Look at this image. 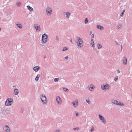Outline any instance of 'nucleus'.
Here are the masks:
<instances>
[{"instance_id": "1", "label": "nucleus", "mask_w": 132, "mask_h": 132, "mask_svg": "<svg viewBox=\"0 0 132 132\" xmlns=\"http://www.w3.org/2000/svg\"><path fill=\"white\" fill-rule=\"evenodd\" d=\"M77 39L78 41L76 42L77 45L79 48H81L82 47L83 43L82 39L81 38L79 37H77Z\"/></svg>"}, {"instance_id": "2", "label": "nucleus", "mask_w": 132, "mask_h": 132, "mask_svg": "<svg viewBox=\"0 0 132 132\" xmlns=\"http://www.w3.org/2000/svg\"><path fill=\"white\" fill-rule=\"evenodd\" d=\"M40 98L43 103L44 104H46L47 103V98L45 95L42 94L40 95Z\"/></svg>"}, {"instance_id": "3", "label": "nucleus", "mask_w": 132, "mask_h": 132, "mask_svg": "<svg viewBox=\"0 0 132 132\" xmlns=\"http://www.w3.org/2000/svg\"><path fill=\"white\" fill-rule=\"evenodd\" d=\"M13 99L11 98H8L6 100L5 104L6 106H9L13 103Z\"/></svg>"}, {"instance_id": "4", "label": "nucleus", "mask_w": 132, "mask_h": 132, "mask_svg": "<svg viewBox=\"0 0 132 132\" xmlns=\"http://www.w3.org/2000/svg\"><path fill=\"white\" fill-rule=\"evenodd\" d=\"M46 14L47 15H50L52 13V9L49 7H47L46 9Z\"/></svg>"}, {"instance_id": "5", "label": "nucleus", "mask_w": 132, "mask_h": 132, "mask_svg": "<svg viewBox=\"0 0 132 132\" xmlns=\"http://www.w3.org/2000/svg\"><path fill=\"white\" fill-rule=\"evenodd\" d=\"M101 87L103 90H106L107 89H109L110 88V86L108 84L101 85Z\"/></svg>"}, {"instance_id": "6", "label": "nucleus", "mask_w": 132, "mask_h": 132, "mask_svg": "<svg viewBox=\"0 0 132 132\" xmlns=\"http://www.w3.org/2000/svg\"><path fill=\"white\" fill-rule=\"evenodd\" d=\"M99 118L100 120L104 124L106 123V121L104 118L103 116L101 115L100 114L99 115Z\"/></svg>"}, {"instance_id": "7", "label": "nucleus", "mask_w": 132, "mask_h": 132, "mask_svg": "<svg viewBox=\"0 0 132 132\" xmlns=\"http://www.w3.org/2000/svg\"><path fill=\"white\" fill-rule=\"evenodd\" d=\"M48 40V37L42 36V40L43 43H46Z\"/></svg>"}, {"instance_id": "8", "label": "nucleus", "mask_w": 132, "mask_h": 132, "mask_svg": "<svg viewBox=\"0 0 132 132\" xmlns=\"http://www.w3.org/2000/svg\"><path fill=\"white\" fill-rule=\"evenodd\" d=\"M5 132H10V129L7 125H5L3 128Z\"/></svg>"}, {"instance_id": "9", "label": "nucleus", "mask_w": 132, "mask_h": 132, "mask_svg": "<svg viewBox=\"0 0 132 132\" xmlns=\"http://www.w3.org/2000/svg\"><path fill=\"white\" fill-rule=\"evenodd\" d=\"M56 100L59 104H61L62 101L60 98L59 96H57L56 97Z\"/></svg>"}, {"instance_id": "10", "label": "nucleus", "mask_w": 132, "mask_h": 132, "mask_svg": "<svg viewBox=\"0 0 132 132\" xmlns=\"http://www.w3.org/2000/svg\"><path fill=\"white\" fill-rule=\"evenodd\" d=\"M111 102L112 103L115 104L117 105H120L121 102H119L118 101H117V100H112L111 101Z\"/></svg>"}, {"instance_id": "11", "label": "nucleus", "mask_w": 132, "mask_h": 132, "mask_svg": "<svg viewBox=\"0 0 132 132\" xmlns=\"http://www.w3.org/2000/svg\"><path fill=\"white\" fill-rule=\"evenodd\" d=\"M72 103L74 107H76L78 105V101L77 100L75 101L72 102Z\"/></svg>"}, {"instance_id": "12", "label": "nucleus", "mask_w": 132, "mask_h": 132, "mask_svg": "<svg viewBox=\"0 0 132 132\" xmlns=\"http://www.w3.org/2000/svg\"><path fill=\"white\" fill-rule=\"evenodd\" d=\"M15 24L17 26L20 28H22V25L19 22H17L15 23Z\"/></svg>"}, {"instance_id": "13", "label": "nucleus", "mask_w": 132, "mask_h": 132, "mask_svg": "<svg viewBox=\"0 0 132 132\" xmlns=\"http://www.w3.org/2000/svg\"><path fill=\"white\" fill-rule=\"evenodd\" d=\"M34 27L35 28L36 30L40 31L41 30L40 27L39 25H38L37 24H35L34 26Z\"/></svg>"}, {"instance_id": "14", "label": "nucleus", "mask_w": 132, "mask_h": 132, "mask_svg": "<svg viewBox=\"0 0 132 132\" xmlns=\"http://www.w3.org/2000/svg\"><path fill=\"white\" fill-rule=\"evenodd\" d=\"M40 69L39 67V66H37L33 68L34 70L36 71H37Z\"/></svg>"}, {"instance_id": "15", "label": "nucleus", "mask_w": 132, "mask_h": 132, "mask_svg": "<svg viewBox=\"0 0 132 132\" xmlns=\"http://www.w3.org/2000/svg\"><path fill=\"white\" fill-rule=\"evenodd\" d=\"M122 61L123 62V64L125 65L127 64V60L126 58L125 57H124L122 60Z\"/></svg>"}, {"instance_id": "16", "label": "nucleus", "mask_w": 132, "mask_h": 132, "mask_svg": "<svg viewBox=\"0 0 132 132\" xmlns=\"http://www.w3.org/2000/svg\"><path fill=\"white\" fill-rule=\"evenodd\" d=\"M94 86L92 84L90 85V86L88 87V89L89 90L92 91L94 88L93 87Z\"/></svg>"}, {"instance_id": "17", "label": "nucleus", "mask_w": 132, "mask_h": 132, "mask_svg": "<svg viewBox=\"0 0 132 132\" xmlns=\"http://www.w3.org/2000/svg\"><path fill=\"white\" fill-rule=\"evenodd\" d=\"M19 91L17 89H15L14 90V92L15 95H17L19 93Z\"/></svg>"}, {"instance_id": "18", "label": "nucleus", "mask_w": 132, "mask_h": 132, "mask_svg": "<svg viewBox=\"0 0 132 132\" xmlns=\"http://www.w3.org/2000/svg\"><path fill=\"white\" fill-rule=\"evenodd\" d=\"M97 28L100 29L101 30L104 29V27H103L99 25H97Z\"/></svg>"}, {"instance_id": "19", "label": "nucleus", "mask_w": 132, "mask_h": 132, "mask_svg": "<svg viewBox=\"0 0 132 132\" xmlns=\"http://www.w3.org/2000/svg\"><path fill=\"white\" fill-rule=\"evenodd\" d=\"M66 18H69L70 15V14L69 12H67L66 13Z\"/></svg>"}, {"instance_id": "20", "label": "nucleus", "mask_w": 132, "mask_h": 132, "mask_svg": "<svg viewBox=\"0 0 132 132\" xmlns=\"http://www.w3.org/2000/svg\"><path fill=\"white\" fill-rule=\"evenodd\" d=\"M27 7L28 9L30 11H32L33 10V8L29 5H28Z\"/></svg>"}, {"instance_id": "21", "label": "nucleus", "mask_w": 132, "mask_h": 132, "mask_svg": "<svg viewBox=\"0 0 132 132\" xmlns=\"http://www.w3.org/2000/svg\"><path fill=\"white\" fill-rule=\"evenodd\" d=\"M40 77V75L39 74H38L36 78H35V80L36 81H37L39 79V78Z\"/></svg>"}, {"instance_id": "22", "label": "nucleus", "mask_w": 132, "mask_h": 132, "mask_svg": "<svg viewBox=\"0 0 132 132\" xmlns=\"http://www.w3.org/2000/svg\"><path fill=\"white\" fill-rule=\"evenodd\" d=\"M16 4L18 6L20 7L21 6V3L19 1L18 2L16 3Z\"/></svg>"}, {"instance_id": "23", "label": "nucleus", "mask_w": 132, "mask_h": 132, "mask_svg": "<svg viewBox=\"0 0 132 132\" xmlns=\"http://www.w3.org/2000/svg\"><path fill=\"white\" fill-rule=\"evenodd\" d=\"M86 102L89 104H90L91 103V102L89 100V98H88L87 99H86Z\"/></svg>"}, {"instance_id": "24", "label": "nucleus", "mask_w": 132, "mask_h": 132, "mask_svg": "<svg viewBox=\"0 0 132 132\" xmlns=\"http://www.w3.org/2000/svg\"><path fill=\"white\" fill-rule=\"evenodd\" d=\"M97 46L98 47V49H100L102 47V46L99 44H98L97 45Z\"/></svg>"}, {"instance_id": "25", "label": "nucleus", "mask_w": 132, "mask_h": 132, "mask_svg": "<svg viewBox=\"0 0 132 132\" xmlns=\"http://www.w3.org/2000/svg\"><path fill=\"white\" fill-rule=\"evenodd\" d=\"M118 80V76H116L115 77V78H114V80L115 82H117Z\"/></svg>"}, {"instance_id": "26", "label": "nucleus", "mask_w": 132, "mask_h": 132, "mask_svg": "<svg viewBox=\"0 0 132 132\" xmlns=\"http://www.w3.org/2000/svg\"><path fill=\"white\" fill-rule=\"evenodd\" d=\"M59 80V79L58 78H54V81L55 82H57Z\"/></svg>"}, {"instance_id": "27", "label": "nucleus", "mask_w": 132, "mask_h": 132, "mask_svg": "<svg viewBox=\"0 0 132 132\" xmlns=\"http://www.w3.org/2000/svg\"><path fill=\"white\" fill-rule=\"evenodd\" d=\"M88 20L87 18H86L85 20V24H86L88 23Z\"/></svg>"}, {"instance_id": "28", "label": "nucleus", "mask_w": 132, "mask_h": 132, "mask_svg": "<svg viewBox=\"0 0 132 132\" xmlns=\"http://www.w3.org/2000/svg\"><path fill=\"white\" fill-rule=\"evenodd\" d=\"M90 45L92 47H94V42H91L90 43Z\"/></svg>"}, {"instance_id": "29", "label": "nucleus", "mask_w": 132, "mask_h": 132, "mask_svg": "<svg viewBox=\"0 0 132 132\" xmlns=\"http://www.w3.org/2000/svg\"><path fill=\"white\" fill-rule=\"evenodd\" d=\"M24 110H23V108H21V110L20 111V112L21 113H23V112Z\"/></svg>"}, {"instance_id": "30", "label": "nucleus", "mask_w": 132, "mask_h": 132, "mask_svg": "<svg viewBox=\"0 0 132 132\" xmlns=\"http://www.w3.org/2000/svg\"><path fill=\"white\" fill-rule=\"evenodd\" d=\"M67 49H68V48L67 47H64L63 48L62 51H64Z\"/></svg>"}, {"instance_id": "31", "label": "nucleus", "mask_w": 132, "mask_h": 132, "mask_svg": "<svg viewBox=\"0 0 132 132\" xmlns=\"http://www.w3.org/2000/svg\"><path fill=\"white\" fill-rule=\"evenodd\" d=\"M63 89L65 91H67V92L68 91V90L67 88H65V87H63Z\"/></svg>"}, {"instance_id": "32", "label": "nucleus", "mask_w": 132, "mask_h": 132, "mask_svg": "<svg viewBox=\"0 0 132 132\" xmlns=\"http://www.w3.org/2000/svg\"><path fill=\"white\" fill-rule=\"evenodd\" d=\"M73 129L74 130H79V127H76L74 128H73Z\"/></svg>"}, {"instance_id": "33", "label": "nucleus", "mask_w": 132, "mask_h": 132, "mask_svg": "<svg viewBox=\"0 0 132 132\" xmlns=\"http://www.w3.org/2000/svg\"><path fill=\"white\" fill-rule=\"evenodd\" d=\"M121 25H118L117 26V28L118 29H121Z\"/></svg>"}, {"instance_id": "34", "label": "nucleus", "mask_w": 132, "mask_h": 132, "mask_svg": "<svg viewBox=\"0 0 132 132\" xmlns=\"http://www.w3.org/2000/svg\"><path fill=\"white\" fill-rule=\"evenodd\" d=\"M94 130V128L93 126H92L90 130V131L92 132Z\"/></svg>"}, {"instance_id": "35", "label": "nucleus", "mask_w": 132, "mask_h": 132, "mask_svg": "<svg viewBox=\"0 0 132 132\" xmlns=\"http://www.w3.org/2000/svg\"><path fill=\"white\" fill-rule=\"evenodd\" d=\"M43 36L44 37H48L47 35L45 33L44 34L42 35V36Z\"/></svg>"}, {"instance_id": "36", "label": "nucleus", "mask_w": 132, "mask_h": 132, "mask_svg": "<svg viewBox=\"0 0 132 132\" xmlns=\"http://www.w3.org/2000/svg\"><path fill=\"white\" fill-rule=\"evenodd\" d=\"M124 13H123V12H122L120 14V16H121V17H122L123 16V14H124Z\"/></svg>"}, {"instance_id": "37", "label": "nucleus", "mask_w": 132, "mask_h": 132, "mask_svg": "<svg viewBox=\"0 0 132 132\" xmlns=\"http://www.w3.org/2000/svg\"><path fill=\"white\" fill-rule=\"evenodd\" d=\"M121 105V106H124V103H121L120 105Z\"/></svg>"}, {"instance_id": "38", "label": "nucleus", "mask_w": 132, "mask_h": 132, "mask_svg": "<svg viewBox=\"0 0 132 132\" xmlns=\"http://www.w3.org/2000/svg\"><path fill=\"white\" fill-rule=\"evenodd\" d=\"M56 40H57V41L59 40V39L58 38L57 36H56Z\"/></svg>"}, {"instance_id": "39", "label": "nucleus", "mask_w": 132, "mask_h": 132, "mask_svg": "<svg viewBox=\"0 0 132 132\" xmlns=\"http://www.w3.org/2000/svg\"><path fill=\"white\" fill-rule=\"evenodd\" d=\"M78 115V113L77 112H76V116H77Z\"/></svg>"}, {"instance_id": "40", "label": "nucleus", "mask_w": 132, "mask_h": 132, "mask_svg": "<svg viewBox=\"0 0 132 132\" xmlns=\"http://www.w3.org/2000/svg\"><path fill=\"white\" fill-rule=\"evenodd\" d=\"M91 37H92V38H94V35L93 34H92V35Z\"/></svg>"}, {"instance_id": "41", "label": "nucleus", "mask_w": 132, "mask_h": 132, "mask_svg": "<svg viewBox=\"0 0 132 132\" xmlns=\"http://www.w3.org/2000/svg\"><path fill=\"white\" fill-rule=\"evenodd\" d=\"M64 58L65 59L67 60L68 59V56H66V57H64Z\"/></svg>"}, {"instance_id": "42", "label": "nucleus", "mask_w": 132, "mask_h": 132, "mask_svg": "<svg viewBox=\"0 0 132 132\" xmlns=\"http://www.w3.org/2000/svg\"><path fill=\"white\" fill-rule=\"evenodd\" d=\"M60 131V130H59V129H57V130H56L55 132H59V131Z\"/></svg>"}, {"instance_id": "43", "label": "nucleus", "mask_w": 132, "mask_h": 132, "mask_svg": "<svg viewBox=\"0 0 132 132\" xmlns=\"http://www.w3.org/2000/svg\"><path fill=\"white\" fill-rule=\"evenodd\" d=\"M117 71L118 73H120V71L119 70H118Z\"/></svg>"}, {"instance_id": "44", "label": "nucleus", "mask_w": 132, "mask_h": 132, "mask_svg": "<svg viewBox=\"0 0 132 132\" xmlns=\"http://www.w3.org/2000/svg\"><path fill=\"white\" fill-rule=\"evenodd\" d=\"M92 31H90V34H89L90 35H91V34L92 33Z\"/></svg>"}, {"instance_id": "45", "label": "nucleus", "mask_w": 132, "mask_h": 132, "mask_svg": "<svg viewBox=\"0 0 132 132\" xmlns=\"http://www.w3.org/2000/svg\"><path fill=\"white\" fill-rule=\"evenodd\" d=\"M91 41H92V42H94L93 40V38H92V39H91Z\"/></svg>"}, {"instance_id": "46", "label": "nucleus", "mask_w": 132, "mask_h": 132, "mask_svg": "<svg viewBox=\"0 0 132 132\" xmlns=\"http://www.w3.org/2000/svg\"><path fill=\"white\" fill-rule=\"evenodd\" d=\"M116 45H118L119 44L118 43H117V42H116Z\"/></svg>"}, {"instance_id": "47", "label": "nucleus", "mask_w": 132, "mask_h": 132, "mask_svg": "<svg viewBox=\"0 0 132 132\" xmlns=\"http://www.w3.org/2000/svg\"><path fill=\"white\" fill-rule=\"evenodd\" d=\"M125 10H123V12H123V13H124L125 12Z\"/></svg>"}, {"instance_id": "48", "label": "nucleus", "mask_w": 132, "mask_h": 132, "mask_svg": "<svg viewBox=\"0 0 132 132\" xmlns=\"http://www.w3.org/2000/svg\"><path fill=\"white\" fill-rule=\"evenodd\" d=\"M122 45H121V50H122Z\"/></svg>"}, {"instance_id": "49", "label": "nucleus", "mask_w": 132, "mask_h": 132, "mask_svg": "<svg viewBox=\"0 0 132 132\" xmlns=\"http://www.w3.org/2000/svg\"><path fill=\"white\" fill-rule=\"evenodd\" d=\"M46 57L45 56H44V59H45V58H46Z\"/></svg>"}, {"instance_id": "50", "label": "nucleus", "mask_w": 132, "mask_h": 132, "mask_svg": "<svg viewBox=\"0 0 132 132\" xmlns=\"http://www.w3.org/2000/svg\"><path fill=\"white\" fill-rule=\"evenodd\" d=\"M129 132H132V130H131Z\"/></svg>"}, {"instance_id": "51", "label": "nucleus", "mask_w": 132, "mask_h": 132, "mask_svg": "<svg viewBox=\"0 0 132 132\" xmlns=\"http://www.w3.org/2000/svg\"><path fill=\"white\" fill-rule=\"evenodd\" d=\"M70 42L72 43V40L71 39L70 40Z\"/></svg>"}, {"instance_id": "52", "label": "nucleus", "mask_w": 132, "mask_h": 132, "mask_svg": "<svg viewBox=\"0 0 132 132\" xmlns=\"http://www.w3.org/2000/svg\"><path fill=\"white\" fill-rule=\"evenodd\" d=\"M1 30V28H0V30Z\"/></svg>"}]
</instances>
